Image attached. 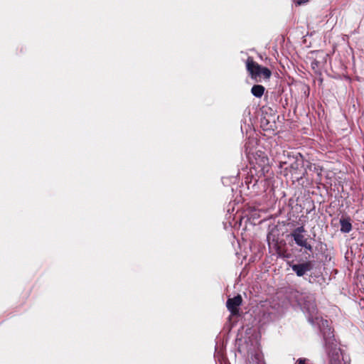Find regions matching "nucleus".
I'll return each instance as SVG.
<instances>
[{
    "label": "nucleus",
    "instance_id": "f257e3e1",
    "mask_svg": "<svg viewBox=\"0 0 364 364\" xmlns=\"http://www.w3.org/2000/svg\"><path fill=\"white\" fill-rule=\"evenodd\" d=\"M302 310L306 314L308 321L312 326H318L323 337V347L330 357V364H341V348L338 342L335 338L333 331L330 327L328 321L318 315L315 301L312 299L305 300Z\"/></svg>",
    "mask_w": 364,
    "mask_h": 364
},
{
    "label": "nucleus",
    "instance_id": "f03ea898",
    "mask_svg": "<svg viewBox=\"0 0 364 364\" xmlns=\"http://www.w3.org/2000/svg\"><path fill=\"white\" fill-rule=\"evenodd\" d=\"M254 142V139H249V141L246 142L245 145V153L251 166L250 168H255L259 176H264V173L268 171L269 159L263 151L254 152L250 149L249 144Z\"/></svg>",
    "mask_w": 364,
    "mask_h": 364
},
{
    "label": "nucleus",
    "instance_id": "7ed1b4c3",
    "mask_svg": "<svg viewBox=\"0 0 364 364\" xmlns=\"http://www.w3.org/2000/svg\"><path fill=\"white\" fill-rule=\"evenodd\" d=\"M305 232L306 230L304 227L301 225L293 230L290 234V236L293 238L297 246L304 247L309 252H312L313 247L308 242L307 238L304 235Z\"/></svg>",
    "mask_w": 364,
    "mask_h": 364
},
{
    "label": "nucleus",
    "instance_id": "20e7f679",
    "mask_svg": "<svg viewBox=\"0 0 364 364\" xmlns=\"http://www.w3.org/2000/svg\"><path fill=\"white\" fill-rule=\"evenodd\" d=\"M255 168H250L247 176L245 179V183L247 186V189L252 190L253 193L259 194V191L257 190V187L259 183H262V180L260 181V177Z\"/></svg>",
    "mask_w": 364,
    "mask_h": 364
},
{
    "label": "nucleus",
    "instance_id": "39448f33",
    "mask_svg": "<svg viewBox=\"0 0 364 364\" xmlns=\"http://www.w3.org/2000/svg\"><path fill=\"white\" fill-rule=\"evenodd\" d=\"M288 264L297 277H304L314 268V264L311 261H306L299 264L289 262Z\"/></svg>",
    "mask_w": 364,
    "mask_h": 364
},
{
    "label": "nucleus",
    "instance_id": "423d86ee",
    "mask_svg": "<svg viewBox=\"0 0 364 364\" xmlns=\"http://www.w3.org/2000/svg\"><path fill=\"white\" fill-rule=\"evenodd\" d=\"M261 65L254 61L252 57H248L246 61L247 70L249 72L252 78L259 77V73L262 70Z\"/></svg>",
    "mask_w": 364,
    "mask_h": 364
},
{
    "label": "nucleus",
    "instance_id": "0eeeda50",
    "mask_svg": "<svg viewBox=\"0 0 364 364\" xmlns=\"http://www.w3.org/2000/svg\"><path fill=\"white\" fill-rule=\"evenodd\" d=\"M242 301V296L239 294L233 298H230L226 302L227 309L232 314H235L238 311V306L241 305Z\"/></svg>",
    "mask_w": 364,
    "mask_h": 364
},
{
    "label": "nucleus",
    "instance_id": "6e6552de",
    "mask_svg": "<svg viewBox=\"0 0 364 364\" xmlns=\"http://www.w3.org/2000/svg\"><path fill=\"white\" fill-rule=\"evenodd\" d=\"M349 217H342L340 219L341 232L348 233L352 230V224Z\"/></svg>",
    "mask_w": 364,
    "mask_h": 364
},
{
    "label": "nucleus",
    "instance_id": "1a4fd4ad",
    "mask_svg": "<svg viewBox=\"0 0 364 364\" xmlns=\"http://www.w3.org/2000/svg\"><path fill=\"white\" fill-rule=\"evenodd\" d=\"M264 87L261 85H255L251 89V93L255 97H261L264 92Z\"/></svg>",
    "mask_w": 364,
    "mask_h": 364
},
{
    "label": "nucleus",
    "instance_id": "9d476101",
    "mask_svg": "<svg viewBox=\"0 0 364 364\" xmlns=\"http://www.w3.org/2000/svg\"><path fill=\"white\" fill-rule=\"evenodd\" d=\"M272 73L270 70L266 67H262L259 73V77L263 76L264 78L268 79L270 77Z\"/></svg>",
    "mask_w": 364,
    "mask_h": 364
},
{
    "label": "nucleus",
    "instance_id": "9b49d317",
    "mask_svg": "<svg viewBox=\"0 0 364 364\" xmlns=\"http://www.w3.org/2000/svg\"><path fill=\"white\" fill-rule=\"evenodd\" d=\"M318 65H319V62L316 60H314L311 62V68L316 72L317 73L318 72Z\"/></svg>",
    "mask_w": 364,
    "mask_h": 364
},
{
    "label": "nucleus",
    "instance_id": "f8f14e48",
    "mask_svg": "<svg viewBox=\"0 0 364 364\" xmlns=\"http://www.w3.org/2000/svg\"><path fill=\"white\" fill-rule=\"evenodd\" d=\"M296 5L300 6L301 4H306L309 1V0H294Z\"/></svg>",
    "mask_w": 364,
    "mask_h": 364
},
{
    "label": "nucleus",
    "instance_id": "ddd939ff",
    "mask_svg": "<svg viewBox=\"0 0 364 364\" xmlns=\"http://www.w3.org/2000/svg\"><path fill=\"white\" fill-rule=\"evenodd\" d=\"M291 167L292 168L297 169V168H298V167H299V164H298V162L296 161L294 164H291Z\"/></svg>",
    "mask_w": 364,
    "mask_h": 364
}]
</instances>
